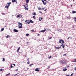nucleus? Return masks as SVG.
<instances>
[{
  "label": "nucleus",
  "instance_id": "1",
  "mask_svg": "<svg viewBox=\"0 0 76 76\" xmlns=\"http://www.w3.org/2000/svg\"><path fill=\"white\" fill-rule=\"evenodd\" d=\"M60 62L62 64H66V61L65 60H62Z\"/></svg>",
  "mask_w": 76,
  "mask_h": 76
},
{
  "label": "nucleus",
  "instance_id": "2",
  "mask_svg": "<svg viewBox=\"0 0 76 76\" xmlns=\"http://www.w3.org/2000/svg\"><path fill=\"white\" fill-rule=\"evenodd\" d=\"M11 4V2H9L8 3L6 6H5V7L6 8V9H8L9 8V7L10 6V4Z\"/></svg>",
  "mask_w": 76,
  "mask_h": 76
},
{
  "label": "nucleus",
  "instance_id": "3",
  "mask_svg": "<svg viewBox=\"0 0 76 76\" xmlns=\"http://www.w3.org/2000/svg\"><path fill=\"white\" fill-rule=\"evenodd\" d=\"M18 23V27L20 29L22 28V24L20 22Z\"/></svg>",
  "mask_w": 76,
  "mask_h": 76
},
{
  "label": "nucleus",
  "instance_id": "4",
  "mask_svg": "<svg viewBox=\"0 0 76 76\" xmlns=\"http://www.w3.org/2000/svg\"><path fill=\"white\" fill-rule=\"evenodd\" d=\"M23 6L24 7L25 10H28V8H27L28 7V4H26L25 5H23Z\"/></svg>",
  "mask_w": 76,
  "mask_h": 76
},
{
  "label": "nucleus",
  "instance_id": "5",
  "mask_svg": "<svg viewBox=\"0 0 76 76\" xmlns=\"http://www.w3.org/2000/svg\"><path fill=\"white\" fill-rule=\"evenodd\" d=\"M59 43L60 44H64V41L62 39H60L59 40Z\"/></svg>",
  "mask_w": 76,
  "mask_h": 76
},
{
  "label": "nucleus",
  "instance_id": "6",
  "mask_svg": "<svg viewBox=\"0 0 76 76\" xmlns=\"http://www.w3.org/2000/svg\"><path fill=\"white\" fill-rule=\"evenodd\" d=\"M42 1L44 5H45L46 4H47L46 0H42Z\"/></svg>",
  "mask_w": 76,
  "mask_h": 76
},
{
  "label": "nucleus",
  "instance_id": "7",
  "mask_svg": "<svg viewBox=\"0 0 76 76\" xmlns=\"http://www.w3.org/2000/svg\"><path fill=\"white\" fill-rule=\"evenodd\" d=\"M25 22L26 23V24H28V25H29L30 23V20H27L25 21Z\"/></svg>",
  "mask_w": 76,
  "mask_h": 76
},
{
  "label": "nucleus",
  "instance_id": "8",
  "mask_svg": "<svg viewBox=\"0 0 76 76\" xmlns=\"http://www.w3.org/2000/svg\"><path fill=\"white\" fill-rule=\"evenodd\" d=\"M12 3H16V4L17 3V0H12Z\"/></svg>",
  "mask_w": 76,
  "mask_h": 76
},
{
  "label": "nucleus",
  "instance_id": "9",
  "mask_svg": "<svg viewBox=\"0 0 76 76\" xmlns=\"http://www.w3.org/2000/svg\"><path fill=\"white\" fill-rule=\"evenodd\" d=\"M47 28H46V29L43 30H41L40 31V32H44L45 31H46V30H47Z\"/></svg>",
  "mask_w": 76,
  "mask_h": 76
},
{
  "label": "nucleus",
  "instance_id": "10",
  "mask_svg": "<svg viewBox=\"0 0 76 76\" xmlns=\"http://www.w3.org/2000/svg\"><path fill=\"white\" fill-rule=\"evenodd\" d=\"M20 16H22V15L19 14L17 16V18H20Z\"/></svg>",
  "mask_w": 76,
  "mask_h": 76
},
{
  "label": "nucleus",
  "instance_id": "11",
  "mask_svg": "<svg viewBox=\"0 0 76 76\" xmlns=\"http://www.w3.org/2000/svg\"><path fill=\"white\" fill-rule=\"evenodd\" d=\"M35 71L36 72H39V70H40L39 69H38V68H36L35 69Z\"/></svg>",
  "mask_w": 76,
  "mask_h": 76
},
{
  "label": "nucleus",
  "instance_id": "12",
  "mask_svg": "<svg viewBox=\"0 0 76 76\" xmlns=\"http://www.w3.org/2000/svg\"><path fill=\"white\" fill-rule=\"evenodd\" d=\"M13 31H14V32H18V30H17L16 29H14L13 30Z\"/></svg>",
  "mask_w": 76,
  "mask_h": 76
},
{
  "label": "nucleus",
  "instance_id": "13",
  "mask_svg": "<svg viewBox=\"0 0 76 76\" xmlns=\"http://www.w3.org/2000/svg\"><path fill=\"white\" fill-rule=\"evenodd\" d=\"M20 47H19L18 48L17 50V53H19V50H20Z\"/></svg>",
  "mask_w": 76,
  "mask_h": 76
},
{
  "label": "nucleus",
  "instance_id": "14",
  "mask_svg": "<svg viewBox=\"0 0 76 76\" xmlns=\"http://www.w3.org/2000/svg\"><path fill=\"white\" fill-rule=\"evenodd\" d=\"M29 0H26V4L28 3H29Z\"/></svg>",
  "mask_w": 76,
  "mask_h": 76
},
{
  "label": "nucleus",
  "instance_id": "15",
  "mask_svg": "<svg viewBox=\"0 0 76 76\" xmlns=\"http://www.w3.org/2000/svg\"><path fill=\"white\" fill-rule=\"evenodd\" d=\"M67 70V69L65 68V69H63V71L64 72H65V71H66V70Z\"/></svg>",
  "mask_w": 76,
  "mask_h": 76
},
{
  "label": "nucleus",
  "instance_id": "16",
  "mask_svg": "<svg viewBox=\"0 0 76 76\" xmlns=\"http://www.w3.org/2000/svg\"><path fill=\"white\" fill-rule=\"evenodd\" d=\"M42 19H43V18H39V21H41V20H42Z\"/></svg>",
  "mask_w": 76,
  "mask_h": 76
},
{
  "label": "nucleus",
  "instance_id": "17",
  "mask_svg": "<svg viewBox=\"0 0 76 76\" xmlns=\"http://www.w3.org/2000/svg\"><path fill=\"white\" fill-rule=\"evenodd\" d=\"M30 23H34V22L32 20H30Z\"/></svg>",
  "mask_w": 76,
  "mask_h": 76
},
{
  "label": "nucleus",
  "instance_id": "18",
  "mask_svg": "<svg viewBox=\"0 0 76 76\" xmlns=\"http://www.w3.org/2000/svg\"><path fill=\"white\" fill-rule=\"evenodd\" d=\"M76 12L75 11H73L72 12V13L74 14V13H76Z\"/></svg>",
  "mask_w": 76,
  "mask_h": 76
},
{
  "label": "nucleus",
  "instance_id": "19",
  "mask_svg": "<svg viewBox=\"0 0 76 76\" xmlns=\"http://www.w3.org/2000/svg\"><path fill=\"white\" fill-rule=\"evenodd\" d=\"M56 49H60V48H61V47H56Z\"/></svg>",
  "mask_w": 76,
  "mask_h": 76
},
{
  "label": "nucleus",
  "instance_id": "20",
  "mask_svg": "<svg viewBox=\"0 0 76 76\" xmlns=\"http://www.w3.org/2000/svg\"><path fill=\"white\" fill-rule=\"evenodd\" d=\"M33 15H34L35 16V15H36V13L35 12L34 13H33L32 14Z\"/></svg>",
  "mask_w": 76,
  "mask_h": 76
},
{
  "label": "nucleus",
  "instance_id": "21",
  "mask_svg": "<svg viewBox=\"0 0 76 76\" xmlns=\"http://www.w3.org/2000/svg\"><path fill=\"white\" fill-rule=\"evenodd\" d=\"M6 37L7 38H10V36L9 35H8Z\"/></svg>",
  "mask_w": 76,
  "mask_h": 76
},
{
  "label": "nucleus",
  "instance_id": "22",
  "mask_svg": "<svg viewBox=\"0 0 76 76\" xmlns=\"http://www.w3.org/2000/svg\"><path fill=\"white\" fill-rule=\"evenodd\" d=\"M10 75V73H9L6 75V76H9Z\"/></svg>",
  "mask_w": 76,
  "mask_h": 76
},
{
  "label": "nucleus",
  "instance_id": "23",
  "mask_svg": "<svg viewBox=\"0 0 76 76\" xmlns=\"http://www.w3.org/2000/svg\"><path fill=\"white\" fill-rule=\"evenodd\" d=\"M19 75V74H17L15 75H12V76H17V75Z\"/></svg>",
  "mask_w": 76,
  "mask_h": 76
},
{
  "label": "nucleus",
  "instance_id": "24",
  "mask_svg": "<svg viewBox=\"0 0 76 76\" xmlns=\"http://www.w3.org/2000/svg\"><path fill=\"white\" fill-rule=\"evenodd\" d=\"M3 61H5V59H4V58H3Z\"/></svg>",
  "mask_w": 76,
  "mask_h": 76
},
{
  "label": "nucleus",
  "instance_id": "25",
  "mask_svg": "<svg viewBox=\"0 0 76 76\" xmlns=\"http://www.w3.org/2000/svg\"><path fill=\"white\" fill-rule=\"evenodd\" d=\"M11 68H12V67H14V66H12V64L11 65V66L10 67Z\"/></svg>",
  "mask_w": 76,
  "mask_h": 76
},
{
  "label": "nucleus",
  "instance_id": "26",
  "mask_svg": "<svg viewBox=\"0 0 76 76\" xmlns=\"http://www.w3.org/2000/svg\"><path fill=\"white\" fill-rule=\"evenodd\" d=\"M29 34H26V36H29Z\"/></svg>",
  "mask_w": 76,
  "mask_h": 76
},
{
  "label": "nucleus",
  "instance_id": "27",
  "mask_svg": "<svg viewBox=\"0 0 76 76\" xmlns=\"http://www.w3.org/2000/svg\"><path fill=\"white\" fill-rule=\"evenodd\" d=\"M64 47H65V46H64V45L63 46H62V48H63L64 49Z\"/></svg>",
  "mask_w": 76,
  "mask_h": 76
},
{
  "label": "nucleus",
  "instance_id": "28",
  "mask_svg": "<svg viewBox=\"0 0 76 76\" xmlns=\"http://www.w3.org/2000/svg\"><path fill=\"white\" fill-rule=\"evenodd\" d=\"M31 32H35V31L34 30H31Z\"/></svg>",
  "mask_w": 76,
  "mask_h": 76
},
{
  "label": "nucleus",
  "instance_id": "29",
  "mask_svg": "<svg viewBox=\"0 0 76 76\" xmlns=\"http://www.w3.org/2000/svg\"><path fill=\"white\" fill-rule=\"evenodd\" d=\"M42 9H41V8H38V10H41Z\"/></svg>",
  "mask_w": 76,
  "mask_h": 76
},
{
  "label": "nucleus",
  "instance_id": "30",
  "mask_svg": "<svg viewBox=\"0 0 76 76\" xmlns=\"http://www.w3.org/2000/svg\"><path fill=\"white\" fill-rule=\"evenodd\" d=\"M32 65H34V64H31L30 65H29L30 67H31V66H32Z\"/></svg>",
  "mask_w": 76,
  "mask_h": 76
},
{
  "label": "nucleus",
  "instance_id": "31",
  "mask_svg": "<svg viewBox=\"0 0 76 76\" xmlns=\"http://www.w3.org/2000/svg\"><path fill=\"white\" fill-rule=\"evenodd\" d=\"M4 31V28H2L1 29V31Z\"/></svg>",
  "mask_w": 76,
  "mask_h": 76
},
{
  "label": "nucleus",
  "instance_id": "32",
  "mask_svg": "<svg viewBox=\"0 0 76 76\" xmlns=\"http://www.w3.org/2000/svg\"><path fill=\"white\" fill-rule=\"evenodd\" d=\"M33 17L34 19H35V15L34 16H33Z\"/></svg>",
  "mask_w": 76,
  "mask_h": 76
},
{
  "label": "nucleus",
  "instance_id": "33",
  "mask_svg": "<svg viewBox=\"0 0 76 76\" xmlns=\"http://www.w3.org/2000/svg\"><path fill=\"white\" fill-rule=\"evenodd\" d=\"M29 63H30V62L29 61L27 62V64H29Z\"/></svg>",
  "mask_w": 76,
  "mask_h": 76
},
{
  "label": "nucleus",
  "instance_id": "34",
  "mask_svg": "<svg viewBox=\"0 0 76 76\" xmlns=\"http://www.w3.org/2000/svg\"><path fill=\"white\" fill-rule=\"evenodd\" d=\"M47 30H46V31H49V30H50V29H49L48 28H47Z\"/></svg>",
  "mask_w": 76,
  "mask_h": 76
},
{
  "label": "nucleus",
  "instance_id": "35",
  "mask_svg": "<svg viewBox=\"0 0 76 76\" xmlns=\"http://www.w3.org/2000/svg\"><path fill=\"white\" fill-rule=\"evenodd\" d=\"M51 57H52L51 56H50L49 57V58H51Z\"/></svg>",
  "mask_w": 76,
  "mask_h": 76
},
{
  "label": "nucleus",
  "instance_id": "36",
  "mask_svg": "<svg viewBox=\"0 0 76 76\" xmlns=\"http://www.w3.org/2000/svg\"><path fill=\"white\" fill-rule=\"evenodd\" d=\"M67 56V55L66 54H64L63 55L64 56Z\"/></svg>",
  "mask_w": 76,
  "mask_h": 76
},
{
  "label": "nucleus",
  "instance_id": "37",
  "mask_svg": "<svg viewBox=\"0 0 76 76\" xmlns=\"http://www.w3.org/2000/svg\"><path fill=\"white\" fill-rule=\"evenodd\" d=\"M45 9V8H42V10H44Z\"/></svg>",
  "mask_w": 76,
  "mask_h": 76
},
{
  "label": "nucleus",
  "instance_id": "38",
  "mask_svg": "<svg viewBox=\"0 0 76 76\" xmlns=\"http://www.w3.org/2000/svg\"><path fill=\"white\" fill-rule=\"evenodd\" d=\"M52 39V37H50L49 39Z\"/></svg>",
  "mask_w": 76,
  "mask_h": 76
},
{
  "label": "nucleus",
  "instance_id": "39",
  "mask_svg": "<svg viewBox=\"0 0 76 76\" xmlns=\"http://www.w3.org/2000/svg\"><path fill=\"white\" fill-rule=\"evenodd\" d=\"M73 73L72 74L70 75V76H73Z\"/></svg>",
  "mask_w": 76,
  "mask_h": 76
},
{
  "label": "nucleus",
  "instance_id": "40",
  "mask_svg": "<svg viewBox=\"0 0 76 76\" xmlns=\"http://www.w3.org/2000/svg\"><path fill=\"white\" fill-rule=\"evenodd\" d=\"M2 15H5V13H2Z\"/></svg>",
  "mask_w": 76,
  "mask_h": 76
},
{
  "label": "nucleus",
  "instance_id": "41",
  "mask_svg": "<svg viewBox=\"0 0 76 76\" xmlns=\"http://www.w3.org/2000/svg\"><path fill=\"white\" fill-rule=\"evenodd\" d=\"M12 64V65H14V66H15V64Z\"/></svg>",
  "mask_w": 76,
  "mask_h": 76
},
{
  "label": "nucleus",
  "instance_id": "42",
  "mask_svg": "<svg viewBox=\"0 0 76 76\" xmlns=\"http://www.w3.org/2000/svg\"><path fill=\"white\" fill-rule=\"evenodd\" d=\"M50 68V66H48V68H47V69H48Z\"/></svg>",
  "mask_w": 76,
  "mask_h": 76
},
{
  "label": "nucleus",
  "instance_id": "43",
  "mask_svg": "<svg viewBox=\"0 0 76 76\" xmlns=\"http://www.w3.org/2000/svg\"><path fill=\"white\" fill-rule=\"evenodd\" d=\"M63 44H62V45H61V46H63Z\"/></svg>",
  "mask_w": 76,
  "mask_h": 76
},
{
  "label": "nucleus",
  "instance_id": "44",
  "mask_svg": "<svg viewBox=\"0 0 76 76\" xmlns=\"http://www.w3.org/2000/svg\"><path fill=\"white\" fill-rule=\"evenodd\" d=\"M3 70L1 69L0 71H3Z\"/></svg>",
  "mask_w": 76,
  "mask_h": 76
},
{
  "label": "nucleus",
  "instance_id": "45",
  "mask_svg": "<svg viewBox=\"0 0 76 76\" xmlns=\"http://www.w3.org/2000/svg\"><path fill=\"white\" fill-rule=\"evenodd\" d=\"M29 58H28V59H27V61H29Z\"/></svg>",
  "mask_w": 76,
  "mask_h": 76
},
{
  "label": "nucleus",
  "instance_id": "46",
  "mask_svg": "<svg viewBox=\"0 0 76 76\" xmlns=\"http://www.w3.org/2000/svg\"><path fill=\"white\" fill-rule=\"evenodd\" d=\"M75 70H76V67L75 68Z\"/></svg>",
  "mask_w": 76,
  "mask_h": 76
},
{
  "label": "nucleus",
  "instance_id": "47",
  "mask_svg": "<svg viewBox=\"0 0 76 76\" xmlns=\"http://www.w3.org/2000/svg\"><path fill=\"white\" fill-rule=\"evenodd\" d=\"M74 21H75V22H76V19H75L74 20Z\"/></svg>",
  "mask_w": 76,
  "mask_h": 76
},
{
  "label": "nucleus",
  "instance_id": "48",
  "mask_svg": "<svg viewBox=\"0 0 76 76\" xmlns=\"http://www.w3.org/2000/svg\"><path fill=\"white\" fill-rule=\"evenodd\" d=\"M73 6V5L72 4L71 5V7H72Z\"/></svg>",
  "mask_w": 76,
  "mask_h": 76
},
{
  "label": "nucleus",
  "instance_id": "49",
  "mask_svg": "<svg viewBox=\"0 0 76 76\" xmlns=\"http://www.w3.org/2000/svg\"><path fill=\"white\" fill-rule=\"evenodd\" d=\"M75 62H76V58L75 59Z\"/></svg>",
  "mask_w": 76,
  "mask_h": 76
},
{
  "label": "nucleus",
  "instance_id": "50",
  "mask_svg": "<svg viewBox=\"0 0 76 76\" xmlns=\"http://www.w3.org/2000/svg\"><path fill=\"white\" fill-rule=\"evenodd\" d=\"M46 10H47V9H46L45 10H44V11H46Z\"/></svg>",
  "mask_w": 76,
  "mask_h": 76
},
{
  "label": "nucleus",
  "instance_id": "51",
  "mask_svg": "<svg viewBox=\"0 0 76 76\" xmlns=\"http://www.w3.org/2000/svg\"><path fill=\"white\" fill-rule=\"evenodd\" d=\"M39 13H42V12H41V11H39Z\"/></svg>",
  "mask_w": 76,
  "mask_h": 76
},
{
  "label": "nucleus",
  "instance_id": "52",
  "mask_svg": "<svg viewBox=\"0 0 76 76\" xmlns=\"http://www.w3.org/2000/svg\"><path fill=\"white\" fill-rule=\"evenodd\" d=\"M70 38V37H68V39L69 40V38Z\"/></svg>",
  "mask_w": 76,
  "mask_h": 76
},
{
  "label": "nucleus",
  "instance_id": "53",
  "mask_svg": "<svg viewBox=\"0 0 76 76\" xmlns=\"http://www.w3.org/2000/svg\"><path fill=\"white\" fill-rule=\"evenodd\" d=\"M37 35H38V36H39V34H37Z\"/></svg>",
  "mask_w": 76,
  "mask_h": 76
},
{
  "label": "nucleus",
  "instance_id": "54",
  "mask_svg": "<svg viewBox=\"0 0 76 76\" xmlns=\"http://www.w3.org/2000/svg\"><path fill=\"white\" fill-rule=\"evenodd\" d=\"M73 62H75V61H73Z\"/></svg>",
  "mask_w": 76,
  "mask_h": 76
},
{
  "label": "nucleus",
  "instance_id": "55",
  "mask_svg": "<svg viewBox=\"0 0 76 76\" xmlns=\"http://www.w3.org/2000/svg\"><path fill=\"white\" fill-rule=\"evenodd\" d=\"M74 18V19H76V17Z\"/></svg>",
  "mask_w": 76,
  "mask_h": 76
},
{
  "label": "nucleus",
  "instance_id": "56",
  "mask_svg": "<svg viewBox=\"0 0 76 76\" xmlns=\"http://www.w3.org/2000/svg\"><path fill=\"white\" fill-rule=\"evenodd\" d=\"M70 39H72V37H70Z\"/></svg>",
  "mask_w": 76,
  "mask_h": 76
},
{
  "label": "nucleus",
  "instance_id": "57",
  "mask_svg": "<svg viewBox=\"0 0 76 76\" xmlns=\"http://www.w3.org/2000/svg\"><path fill=\"white\" fill-rule=\"evenodd\" d=\"M67 18H68V19H70V18H69L67 17Z\"/></svg>",
  "mask_w": 76,
  "mask_h": 76
},
{
  "label": "nucleus",
  "instance_id": "58",
  "mask_svg": "<svg viewBox=\"0 0 76 76\" xmlns=\"http://www.w3.org/2000/svg\"><path fill=\"white\" fill-rule=\"evenodd\" d=\"M18 69H16V71H18Z\"/></svg>",
  "mask_w": 76,
  "mask_h": 76
},
{
  "label": "nucleus",
  "instance_id": "59",
  "mask_svg": "<svg viewBox=\"0 0 76 76\" xmlns=\"http://www.w3.org/2000/svg\"><path fill=\"white\" fill-rule=\"evenodd\" d=\"M73 1H75V0H73Z\"/></svg>",
  "mask_w": 76,
  "mask_h": 76
},
{
  "label": "nucleus",
  "instance_id": "60",
  "mask_svg": "<svg viewBox=\"0 0 76 76\" xmlns=\"http://www.w3.org/2000/svg\"><path fill=\"white\" fill-rule=\"evenodd\" d=\"M69 67V66H68V67Z\"/></svg>",
  "mask_w": 76,
  "mask_h": 76
},
{
  "label": "nucleus",
  "instance_id": "61",
  "mask_svg": "<svg viewBox=\"0 0 76 76\" xmlns=\"http://www.w3.org/2000/svg\"><path fill=\"white\" fill-rule=\"evenodd\" d=\"M49 30H50V31H51V29H49Z\"/></svg>",
  "mask_w": 76,
  "mask_h": 76
},
{
  "label": "nucleus",
  "instance_id": "62",
  "mask_svg": "<svg viewBox=\"0 0 76 76\" xmlns=\"http://www.w3.org/2000/svg\"><path fill=\"white\" fill-rule=\"evenodd\" d=\"M48 1H50V0H48Z\"/></svg>",
  "mask_w": 76,
  "mask_h": 76
},
{
  "label": "nucleus",
  "instance_id": "63",
  "mask_svg": "<svg viewBox=\"0 0 76 76\" xmlns=\"http://www.w3.org/2000/svg\"><path fill=\"white\" fill-rule=\"evenodd\" d=\"M27 69H29V68H27Z\"/></svg>",
  "mask_w": 76,
  "mask_h": 76
},
{
  "label": "nucleus",
  "instance_id": "64",
  "mask_svg": "<svg viewBox=\"0 0 76 76\" xmlns=\"http://www.w3.org/2000/svg\"><path fill=\"white\" fill-rule=\"evenodd\" d=\"M25 57H26V56H25Z\"/></svg>",
  "mask_w": 76,
  "mask_h": 76
}]
</instances>
